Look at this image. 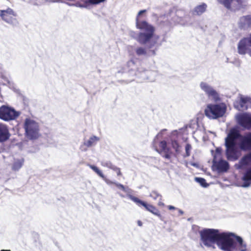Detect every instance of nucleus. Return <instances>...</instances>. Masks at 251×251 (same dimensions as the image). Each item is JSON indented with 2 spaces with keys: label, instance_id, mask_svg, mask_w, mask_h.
Wrapping results in <instances>:
<instances>
[{
  "label": "nucleus",
  "instance_id": "obj_1",
  "mask_svg": "<svg viewBox=\"0 0 251 251\" xmlns=\"http://www.w3.org/2000/svg\"><path fill=\"white\" fill-rule=\"evenodd\" d=\"M228 232H220L218 229L214 228H204L199 231L201 241L204 246L215 249L216 244L223 251L230 246Z\"/></svg>",
  "mask_w": 251,
  "mask_h": 251
},
{
  "label": "nucleus",
  "instance_id": "obj_2",
  "mask_svg": "<svg viewBox=\"0 0 251 251\" xmlns=\"http://www.w3.org/2000/svg\"><path fill=\"white\" fill-rule=\"evenodd\" d=\"M146 9L140 10L136 18V25L137 28L145 31V32H140L137 37V41L142 45L149 43L153 38L156 40L159 39L158 36H155V27L145 21H140V16L143 13H146Z\"/></svg>",
  "mask_w": 251,
  "mask_h": 251
},
{
  "label": "nucleus",
  "instance_id": "obj_3",
  "mask_svg": "<svg viewBox=\"0 0 251 251\" xmlns=\"http://www.w3.org/2000/svg\"><path fill=\"white\" fill-rule=\"evenodd\" d=\"M240 137V132L237 128H232L230 129L225 139L226 154L228 160H236L238 159L236 144L237 140Z\"/></svg>",
  "mask_w": 251,
  "mask_h": 251
},
{
  "label": "nucleus",
  "instance_id": "obj_4",
  "mask_svg": "<svg viewBox=\"0 0 251 251\" xmlns=\"http://www.w3.org/2000/svg\"><path fill=\"white\" fill-rule=\"evenodd\" d=\"M152 147L154 150L168 163H173V157H176V155L171 148L168 147L167 143L165 140L158 142L154 140L152 142Z\"/></svg>",
  "mask_w": 251,
  "mask_h": 251
},
{
  "label": "nucleus",
  "instance_id": "obj_5",
  "mask_svg": "<svg viewBox=\"0 0 251 251\" xmlns=\"http://www.w3.org/2000/svg\"><path fill=\"white\" fill-rule=\"evenodd\" d=\"M24 128L26 136L30 139H36L40 136L39 124L30 118L25 119Z\"/></svg>",
  "mask_w": 251,
  "mask_h": 251
},
{
  "label": "nucleus",
  "instance_id": "obj_6",
  "mask_svg": "<svg viewBox=\"0 0 251 251\" xmlns=\"http://www.w3.org/2000/svg\"><path fill=\"white\" fill-rule=\"evenodd\" d=\"M226 110V106L223 104H209L204 110L205 115L208 118L216 119L222 117Z\"/></svg>",
  "mask_w": 251,
  "mask_h": 251
},
{
  "label": "nucleus",
  "instance_id": "obj_7",
  "mask_svg": "<svg viewBox=\"0 0 251 251\" xmlns=\"http://www.w3.org/2000/svg\"><path fill=\"white\" fill-rule=\"evenodd\" d=\"M230 240V246L224 251H234L237 248V242L239 244V250L240 251H246V245L244 243L242 238L232 232H228V234Z\"/></svg>",
  "mask_w": 251,
  "mask_h": 251
},
{
  "label": "nucleus",
  "instance_id": "obj_8",
  "mask_svg": "<svg viewBox=\"0 0 251 251\" xmlns=\"http://www.w3.org/2000/svg\"><path fill=\"white\" fill-rule=\"evenodd\" d=\"M19 114L14 108L3 105L0 107V119L4 121H9L16 119Z\"/></svg>",
  "mask_w": 251,
  "mask_h": 251
},
{
  "label": "nucleus",
  "instance_id": "obj_9",
  "mask_svg": "<svg viewBox=\"0 0 251 251\" xmlns=\"http://www.w3.org/2000/svg\"><path fill=\"white\" fill-rule=\"evenodd\" d=\"M237 50L240 54L245 55L248 53L251 56V33L240 40L238 44Z\"/></svg>",
  "mask_w": 251,
  "mask_h": 251
},
{
  "label": "nucleus",
  "instance_id": "obj_10",
  "mask_svg": "<svg viewBox=\"0 0 251 251\" xmlns=\"http://www.w3.org/2000/svg\"><path fill=\"white\" fill-rule=\"evenodd\" d=\"M128 197L131 201L136 203L139 206H142L144 207L147 211L151 212L156 216H157L159 217L161 216L159 211L154 206L148 204L134 196L130 195L128 196Z\"/></svg>",
  "mask_w": 251,
  "mask_h": 251
},
{
  "label": "nucleus",
  "instance_id": "obj_11",
  "mask_svg": "<svg viewBox=\"0 0 251 251\" xmlns=\"http://www.w3.org/2000/svg\"><path fill=\"white\" fill-rule=\"evenodd\" d=\"M0 17L3 21L7 23L14 25L17 23V15L10 8H8L6 10H0Z\"/></svg>",
  "mask_w": 251,
  "mask_h": 251
},
{
  "label": "nucleus",
  "instance_id": "obj_12",
  "mask_svg": "<svg viewBox=\"0 0 251 251\" xmlns=\"http://www.w3.org/2000/svg\"><path fill=\"white\" fill-rule=\"evenodd\" d=\"M238 124L245 129H251V115L244 113L239 116Z\"/></svg>",
  "mask_w": 251,
  "mask_h": 251
},
{
  "label": "nucleus",
  "instance_id": "obj_13",
  "mask_svg": "<svg viewBox=\"0 0 251 251\" xmlns=\"http://www.w3.org/2000/svg\"><path fill=\"white\" fill-rule=\"evenodd\" d=\"M213 165L219 172H226L229 168L228 163L223 159L217 161L216 156L214 155L213 160Z\"/></svg>",
  "mask_w": 251,
  "mask_h": 251
},
{
  "label": "nucleus",
  "instance_id": "obj_14",
  "mask_svg": "<svg viewBox=\"0 0 251 251\" xmlns=\"http://www.w3.org/2000/svg\"><path fill=\"white\" fill-rule=\"evenodd\" d=\"M238 26L241 30H246L251 28V15L241 17L238 22Z\"/></svg>",
  "mask_w": 251,
  "mask_h": 251
},
{
  "label": "nucleus",
  "instance_id": "obj_15",
  "mask_svg": "<svg viewBox=\"0 0 251 251\" xmlns=\"http://www.w3.org/2000/svg\"><path fill=\"white\" fill-rule=\"evenodd\" d=\"M11 136L8 126L3 123H0V143L8 141Z\"/></svg>",
  "mask_w": 251,
  "mask_h": 251
},
{
  "label": "nucleus",
  "instance_id": "obj_16",
  "mask_svg": "<svg viewBox=\"0 0 251 251\" xmlns=\"http://www.w3.org/2000/svg\"><path fill=\"white\" fill-rule=\"evenodd\" d=\"M200 86L209 97H211L215 100H217L219 99V95L217 92L206 83L201 82Z\"/></svg>",
  "mask_w": 251,
  "mask_h": 251
},
{
  "label": "nucleus",
  "instance_id": "obj_17",
  "mask_svg": "<svg viewBox=\"0 0 251 251\" xmlns=\"http://www.w3.org/2000/svg\"><path fill=\"white\" fill-rule=\"evenodd\" d=\"M240 148L244 151L251 150V132L244 136L240 142Z\"/></svg>",
  "mask_w": 251,
  "mask_h": 251
},
{
  "label": "nucleus",
  "instance_id": "obj_18",
  "mask_svg": "<svg viewBox=\"0 0 251 251\" xmlns=\"http://www.w3.org/2000/svg\"><path fill=\"white\" fill-rule=\"evenodd\" d=\"M236 108L239 110H246L248 108V104H251V99L248 97H241L240 100L237 101Z\"/></svg>",
  "mask_w": 251,
  "mask_h": 251
},
{
  "label": "nucleus",
  "instance_id": "obj_19",
  "mask_svg": "<svg viewBox=\"0 0 251 251\" xmlns=\"http://www.w3.org/2000/svg\"><path fill=\"white\" fill-rule=\"evenodd\" d=\"M99 140V138L95 136H92L88 140L83 142V144L81 145L80 149L82 151H85L88 148L96 145Z\"/></svg>",
  "mask_w": 251,
  "mask_h": 251
},
{
  "label": "nucleus",
  "instance_id": "obj_20",
  "mask_svg": "<svg viewBox=\"0 0 251 251\" xmlns=\"http://www.w3.org/2000/svg\"><path fill=\"white\" fill-rule=\"evenodd\" d=\"M206 8L207 5L205 3H202L195 7L193 11V14L201 15L206 11Z\"/></svg>",
  "mask_w": 251,
  "mask_h": 251
},
{
  "label": "nucleus",
  "instance_id": "obj_21",
  "mask_svg": "<svg viewBox=\"0 0 251 251\" xmlns=\"http://www.w3.org/2000/svg\"><path fill=\"white\" fill-rule=\"evenodd\" d=\"M24 162L23 158L15 159L11 166L12 170L14 171H18L23 166Z\"/></svg>",
  "mask_w": 251,
  "mask_h": 251
},
{
  "label": "nucleus",
  "instance_id": "obj_22",
  "mask_svg": "<svg viewBox=\"0 0 251 251\" xmlns=\"http://www.w3.org/2000/svg\"><path fill=\"white\" fill-rule=\"evenodd\" d=\"M171 144L172 148L175 150V152L178 154L180 151V146L176 140H171Z\"/></svg>",
  "mask_w": 251,
  "mask_h": 251
},
{
  "label": "nucleus",
  "instance_id": "obj_23",
  "mask_svg": "<svg viewBox=\"0 0 251 251\" xmlns=\"http://www.w3.org/2000/svg\"><path fill=\"white\" fill-rule=\"evenodd\" d=\"M251 161V151L246 155H244L242 159L241 163L245 165H248Z\"/></svg>",
  "mask_w": 251,
  "mask_h": 251
},
{
  "label": "nucleus",
  "instance_id": "obj_24",
  "mask_svg": "<svg viewBox=\"0 0 251 251\" xmlns=\"http://www.w3.org/2000/svg\"><path fill=\"white\" fill-rule=\"evenodd\" d=\"M220 3L222 4L227 9H231V3L234 0H217Z\"/></svg>",
  "mask_w": 251,
  "mask_h": 251
},
{
  "label": "nucleus",
  "instance_id": "obj_25",
  "mask_svg": "<svg viewBox=\"0 0 251 251\" xmlns=\"http://www.w3.org/2000/svg\"><path fill=\"white\" fill-rule=\"evenodd\" d=\"M243 180L245 181L251 180V167L248 169L245 173L243 177Z\"/></svg>",
  "mask_w": 251,
  "mask_h": 251
},
{
  "label": "nucleus",
  "instance_id": "obj_26",
  "mask_svg": "<svg viewBox=\"0 0 251 251\" xmlns=\"http://www.w3.org/2000/svg\"><path fill=\"white\" fill-rule=\"evenodd\" d=\"M106 166H108L109 168L113 169L114 171H115L117 175L119 176H122V173L121 172L120 169L119 168H118L114 165H113L110 162L107 163Z\"/></svg>",
  "mask_w": 251,
  "mask_h": 251
},
{
  "label": "nucleus",
  "instance_id": "obj_27",
  "mask_svg": "<svg viewBox=\"0 0 251 251\" xmlns=\"http://www.w3.org/2000/svg\"><path fill=\"white\" fill-rule=\"evenodd\" d=\"M185 153L183 155L184 157H187L190 155L192 146L190 144H187L185 147Z\"/></svg>",
  "mask_w": 251,
  "mask_h": 251
},
{
  "label": "nucleus",
  "instance_id": "obj_28",
  "mask_svg": "<svg viewBox=\"0 0 251 251\" xmlns=\"http://www.w3.org/2000/svg\"><path fill=\"white\" fill-rule=\"evenodd\" d=\"M91 168L95 172H96L102 178L104 177V176L102 173V172L96 166L91 165L90 166Z\"/></svg>",
  "mask_w": 251,
  "mask_h": 251
},
{
  "label": "nucleus",
  "instance_id": "obj_29",
  "mask_svg": "<svg viewBox=\"0 0 251 251\" xmlns=\"http://www.w3.org/2000/svg\"><path fill=\"white\" fill-rule=\"evenodd\" d=\"M136 53L138 55H145L146 54V50L142 47H139L136 49Z\"/></svg>",
  "mask_w": 251,
  "mask_h": 251
},
{
  "label": "nucleus",
  "instance_id": "obj_30",
  "mask_svg": "<svg viewBox=\"0 0 251 251\" xmlns=\"http://www.w3.org/2000/svg\"><path fill=\"white\" fill-rule=\"evenodd\" d=\"M196 180L197 182H198L202 186L205 187L208 186V184H207L204 178L201 177H197L196 178Z\"/></svg>",
  "mask_w": 251,
  "mask_h": 251
},
{
  "label": "nucleus",
  "instance_id": "obj_31",
  "mask_svg": "<svg viewBox=\"0 0 251 251\" xmlns=\"http://www.w3.org/2000/svg\"><path fill=\"white\" fill-rule=\"evenodd\" d=\"M150 197H151L154 200H156L158 198L161 199L162 196L160 194H159L156 191H152L150 194Z\"/></svg>",
  "mask_w": 251,
  "mask_h": 251
},
{
  "label": "nucleus",
  "instance_id": "obj_32",
  "mask_svg": "<svg viewBox=\"0 0 251 251\" xmlns=\"http://www.w3.org/2000/svg\"><path fill=\"white\" fill-rule=\"evenodd\" d=\"M222 149L220 147L217 148L215 150L216 154L214 155L216 156V159L217 157H221L222 154Z\"/></svg>",
  "mask_w": 251,
  "mask_h": 251
},
{
  "label": "nucleus",
  "instance_id": "obj_33",
  "mask_svg": "<svg viewBox=\"0 0 251 251\" xmlns=\"http://www.w3.org/2000/svg\"><path fill=\"white\" fill-rule=\"evenodd\" d=\"M105 0H88L90 3L92 4H98L104 2Z\"/></svg>",
  "mask_w": 251,
  "mask_h": 251
},
{
  "label": "nucleus",
  "instance_id": "obj_34",
  "mask_svg": "<svg viewBox=\"0 0 251 251\" xmlns=\"http://www.w3.org/2000/svg\"><path fill=\"white\" fill-rule=\"evenodd\" d=\"M116 186L118 188H119L120 189L123 190V191H126L125 187L123 184H119V183H116Z\"/></svg>",
  "mask_w": 251,
  "mask_h": 251
},
{
  "label": "nucleus",
  "instance_id": "obj_35",
  "mask_svg": "<svg viewBox=\"0 0 251 251\" xmlns=\"http://www.w3.org/2000/svg\"><path fill=\"white\" fill-rule=\"evenodd\" d=\"M236 3L237 5L239 6H241L243 4V0H234Z\"/></svg>",
  "mask_w": 251,
  "mask_h": 251
},
{
  "label": "nucleus",
  "instance_id": "obj_36",
  "mask_svg": "<svg viewBox=\"0 0 251 251\" xmlns=\"http://www.w3.org/2000/svg\"><path fill=\"white\" fill-rule=\"evenodd\" d=\"M157 42L156 41H153L152 43L151 44V45L149 46V48H151L153 46H154L155 44H156Z\"/></svg>",
  "mask_w": 251,
  "mask_h": 251
},
{
  "label": "nucleus",
  "instance_id": "obj_37",
  "mask_svg": "<svg viewBox=\"0 0 251 251\" xmlns=\"http://www.w3.org/2000/svg\"><path fill=\"white\" fill-rule=\"evenodd\" d=\"M158 205L159 206H164V203L162 201H159L158 203Z\"/></svg>",
  "mask_w": 251,
  "mask_h": 251
},
{
  "label": "nucleus",
  "instance_id": "obj_38",
  "mask_svg": "<svg viewBox=\"0 0 251 251\" xmlns=\"http://www.w3.org/2000/svg\"><path fill=\"white\" fill-rule=\"evenodd\" d=\"M168 208L169 209V210H174V209H175V207L172 205H169L168 206Z\"/></svg>",
  "mask_w": 251,
  "mask_h": 251
},
{
  "label": "nucleus",
  "instance_id": "obj_39",
  "mask_svg": "<svg viewBox=\"0 0 251 251\" xmlns=\"http://www.w3.org/2000/svg\"><path fill=\"white\" fill-rule=\"evenodd\" d=\"M138 224L139 226H142V223L141 221H138Z\"/></svg>",
  "mask_w": 251,
  "mask_h": 251
},
{
  "label": "nucleus",
  "instance_id": "obj_40",
  "mask_svg": "<svg viewBox=\"0 0 251 251\" xmlns=\"http://www.w3.org/2000/svg\"><path fill=\"white\" fill-rule=\"evenodd\" d=\"M1 251H11L10 250H2Z\"/></svg>",
  "mask_w": 251,
  "mask_h": 251
},
{
  "label": "nucleus",
  "instance_id": "obj_41",
  "mask_svg": "<svg viewBox=\"0 0 251 251\" xmlns=\"http://www.w3.org/2000/svg\"><path fill=\"white\" fill-rule=\"evenodd\" d=\"M130 62L132 63H134V61H133V60H130V61L129 62V63H130Z\"/></svg>",
  "mask_w": 251,
  "mask_h": 251
},
{
  "label": "nucleus",
  "instance_id": "obj_42",
  "mask_svg": "<svg viewBox=\"0 0 251 251\" xmlns=\"http://www.w3.org/2000/svg\"><path fill=\"white\" fill-rule=\"evenodd\" d=\"M152 53H153V54H155V51H154V50H153V51H152Z\"/></svg>",
  "mask_w": 251,
  "mask_h": 251
}]
</instances>
